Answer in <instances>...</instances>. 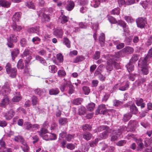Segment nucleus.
Returning <instances> with one entry per match:
<instances>
[{
	"instance_id": "obj_4",
	"label": "nucleus",
	"mask_w": 152,
	"mask_h": 152,
	"mask_svg": "<svg viewBox=\"0 0 152 152\" xmlns=\"http://www.w3.org/2000/svg\"><path fill=\"white\" fill-rule=\"evenodd\" d=\"M15 114V112L12 109L10 110L4 115L5 119L7 120L11 119Z\"/></svg>"
},
{
	"instance_id": "obj_22",
	"label": "nucleus",
	"mask_w": 152,
	"mask_h": 152,
	"mask_svg": "<svg viewBox=\"0 0 152 152\" xmlns=\"http://www.w3.org/2000/svg\"><path fill=\"white\" fill-rule=\"evenodd\" d=\"M67 119L65 118H61L58 120V123L60 125H64L67 123Z\"/></svg>"
},
{
	"instance_id": "obj_60",
	"label": "nucleus",
	"mask_w": 152,
	"mask_h": 152,
	"mask_svg": "<svg viewBox=\"0 0 152 152\" xmlns=\"http://www.w3.org/2000/svg\"><path fill=\"white\" fill-rule=\"evenodd\" d=\"M100 4V3L98 1H94L92 2L91 5L95 8L97 7Z\"/></svg>"
},
{
	"instance_id": "obj_59",
	"label": "nucleus",
	"mask_w": 152,
	"mask_h": 152,
	"mask_svg": "<svg viewBox=\"0 0 152 152\" xmlns=\"http://www.w3.org/2000/svg\"><path fill=\"white\" fill-rule=\"evenodd\" d=\"M113 61V64L114 65L116 69H118L121 68L120 64L115 61L114 59H112Z\"/></svg>"
},
{
	"instance_id": "obj_23",
	"label": "nucleus",
	"mask_w": 152,
	"mask_h": 152,
	"mask_svg": "<svg viewBox=\"0 0 152 152\" xmlns=\"http://www.w3.org/2000/svg\"><path fill=\"white\" fill-rule=\"evenodd\" d=\"M118 24L123 28L124 30H125L128 28V26L126 25V23L124 21H121L118 22Z\"/></svg>"
},
{
	"instance_id": "obj_11",
	"label": "nucleus",
	"mask_w": 152,
	"mask_h": 152,
	"mask_svg": "<svg viewBox=\"0 0 152 152\" xmlns=\"http://www.w3.org/2000/svg\"><path fill=\"white\" fill-rule=\"evenodd\" d=\"M98 130L99 132L103 130L107 131L108 132H111V129L106 126H102L99 127L98 128Z\"/></svg>"
},
{
	"instance_id": "obj_5",
	"label": "nucleus",
	"mask_w": 152,
	"mask_h": 152,
	"mask_svg": "<svg viewBox=\"0 0 152 152\" xmlns=\"http://www.w3.org/2000/svg\"><path fill=\"white\" fill-rule=\"evenodd\" d=\"M75 5V3L73 1H68L66 7V8L67 10L70 11L73 9Z\"/></svg>"
},
{
	"instance_id": "obj_25",
	"label": "nucleus",
	"mask_w": 152,
	"mask_h": 152,
	"mask_svg": "<svg viewBox=\"0 0 152 152\" xmlns=\"http://www.w3.org/2000/svg\"><path fill=\"white\" fill-rule=\"evenodd\" d=\"M92 136V135L91 134L88 132L84 133L83 134V138L87 140H90L91 139Z\"/></svg>"
},
{
	"instance_id": "obj_31",
	"label": "nucleus",
	"mask_w": 152,
	"mask_h": 152,
	"mask_svg": "<svg viewBox=\"0 0 152 152\" xmlns=\"http://www.w3.org/2000/svg\"><path fill=\"white\" fill-rule=\"evenodd\" d=\"M60 18L61 20V23L62 24L65 23L68 21L69 18L64 15L61 16Z\"/></svg>"
},
{
	"instance_id": "obj_36",
	"label": "nucleus",
	"mask_w": 152,
	"mask_h": 152,
	"mask_svg": "<svg viewBox=\"0 0 152 152\" xmlns=\"http://www.w3.org/2000/svg\"><path fill=\"white\" fill-rule=\"evenodd\" d=\"M19 53V51L18 50H15L12 51L11 55L12 60L14 61L15 57H17V55Z\"/></svg>"
},
{
	"instance_id": "obj_14",
	"label": "nucleus",
	"mask_w": 152,
	"mask_h": 152,
	"mask_svg": "<svg viewBox=\"0 0 152 152\" xmlns=\"http://www.w3.org/2000/svg\"><path fill=\"white\" fill-rule=\"evenodd\" d=\"M21 13L20 12H15L12 17V20L14 22L18 21L21 17Z\"/></svg>"
},
{
	"instance_id": "obj_49",
	"label": "nucleus",
	"mask_w": 152,
	"mask_h": 152,
	"mask_svg": "<svg viewBox=\"0 0 152 152\" xmlns=\"http://www.w3.org/2000/svg\"><path fill=\"white\" fill-rule=\"evenodd\" d=\"M126 140H121L118 141L116 144L118 146H121L125 144L126 143Z\"/></svg>"
},
{
	"instance_id": "obj_54",
	"label": "nucleus",
	"mask_w": 152,
	"mask_h": 152,
	"mask_svg": "<svg viewBox=\"0 0 152 152\" xmlns=\"http://www.w3.org/2000/svg\"><path fill=\"white\" fill-rule=\"evenodd\" d=\"M34 92L35 94L40 96L43 94V91L40 88H37L34 90Z\"/></svg>"
},
{
	"instance_id": "obj_15",
	"label": "nucleus",
	"mask_w": 152,
	"mask_h": 152,
	"mask_svg": "<svg viewBox=\"0 0 152 152\" xmlns=\"http://www.w3.org/2000/svg\"><path fill=\"white\" fill-rule=\"evenodd\" d=\"M39 31V27L38 26L31 27L28 29L27 31L29 33H37Z\"/></svg>"
},
{
	"instance_id": "obj_38",
	"label": "nucleus",
	"mask_w": 152,
	"mask_h": 152,
	"mask_svg": "<svg viewBox=\"0 0 152 152\" xmlns=\"http://www.w3.org/2000/svg\"><path fill=\"white\" fill-rule=\"evenodd\" d=\"M120 12V9L119 8H116L112 10L111 12V14L114 15H118Z\"/></svg>"
},
{
	"instance_id": "obj_30",
	"label": "nucleus",
	"mask_w": 152,
	"mask_h": 152,
	"mask_svg": "<svg viewBox=\"0 0 152 152\" xmlns=\"http://www.w3.org/2000/svg\"><path fill=\"white\" fill-rule=\"evenodd\" d=\"M95 107V104L93 103H90L86 106L88 110L90 111H92Z\"/></svg>"
},
{
	"instance_id": "obj_27",
	"label": "nucleus",
	"mask_w": 152,
	"mask_h": 152,
	"mask_svg": "<svg viewBox=\"0 0 152 152\" xmlns=\"http://www.w3.org/2000/svg\"><path fill=\"white\" fill-rule=\"evenodd\" d=\"M84 59V58L82 56H77L74 59L73 62L77 63L83 61Z\"/></svg>"
},
{
	"instance_id": "obj_39",
	"label": "nucleus",
	"mask_w": 152,
	"mask_h": 152,
	"mask_svg": "<svg viewBox=\"0 0 152 152\" xmlns=\"http://www.w3.org/2000/svg\"><path fill=\"white\" fill-rule=\"evenodd\" d=\"M42 19H44L45 21L48 22H49L50 20L49 15L45 14H43L42 18Z\"/></svg>"
},
{
	"instance_id": "obj_41",
	"label": "nucleus",
	"mask_w": 152,
	"mask_h": 152,
	"mask_svg": "<svg viewBox=\"0 0 152 152\" xmlns=\"http://www.w3.org/2000/svg\"><path fill=\"white\" fill-rule=\"evenodd\" d=\"M82 101V99L78 98L76 99L73 101V103L75 105H79L80 104Z\"/></svg>"
},
{
	"instance_id": "obj_7",
	"label": "nucleus",
	"mask_w": 152,
	"mask_h": 152,
	"mask_svg": "<svg viewBox=\"0 0 152 152\" xmlns=\"http://www.w3.org/2000/svg\"><path fill=\"white\" fill-rule=\"evenodd\" d=\"M113 61L112 59L110 58L108 59L107 62V65L106 66V69L107 70L109 71H112L113 68L112 66L113 64Z\"/></svg>"
},
{
	"instance_id": "obj_58",
	"label": "nucleus",
	"mask_w": 152,
	"mask_h": 152,
	"mask_svg": "<svg viewBox=\"0 0 152 152\" xmlns=\"http://www.w3.org/2000/svg\"><path fill=\"white\" fill-rule=\"evenodd\" d=\"M57 58L60 62H63V56L61 54H58L56 56Z\"/></svg>"
},
{
	"instance_id": "obj_3",
	"label": "nucleus",
	"mask_w": 152,
	"mask_h": 152,
	"mask_svg": "<svg viewBox=\"0 0 152 152\" xmlns=\"http://www.w3.org/2000/svg\"><path fill=\"white\" fill-rule=\"evenodd\" d=\"M136 22L138 27L140 28H144L146 23V21L145 18H139L136 20Z\"/></svg>"
},
{
	"instance_id": "obj_2",
	"label": "nucleus",
	"mask_w": 152,
	"mask_h": 152,
	"mask_svg": "<svg viewBox=\"0 0 152 152\" xmlns=\"http://www.w3.org/2000/svg\"><path fill=\"white\" fill-rule=\"evenodd\" d=\"M0 96H4L0 103V107L2 108H5L7 105L10 101L8 95L3 94V95H0Z\"/></svg>"
},
{
	"instance_id": "obj_52",
	"label": "nucleus",
	"mask_w": 152,
	"mask_h": 152,
	"mask_svg": "<svg viewBox=\"0 0 152 152\" xmlns=\"http://www.w3.org/2000/svg\"><path fill=\"white\" fill-rule=\"evenodd\" d=\"M58 74L59 76L61 77L65 76L66 75L65 71L63 70H59L58 72Z\"/></svg>"
},
{
	"instance_id": "obj_13",
	"label": "nucleus",
	"mask_w": 152,
	"mask_h": 152,
	"mask_svg": "<svg viewBox=\"0 0 152 152\" xmlns=\"http://www.w3.org/2000/svg\"><path fill=\"white\" fill-rule=\"evenodd\" d=\"M124 130L123 127H120L118 129H114L112 132V134L116 135H120Z\"/></svg>"
},
{
	"instance_id": "obj_37",
	"label": "nucleus",
	"mask_w": 152,
	"mask_h": 152,
	"mask_svg": "<svg viewBox=\"0 0 152 152\" xmlns=\"http://www.w3.org/2000/svg\"><path fill=\"white\" fill-rule=\"evenodd\" d=\"M48 132L47 130L45 128H42L40 131L38 132L39 135L41 136L45 134Z\"/></svg>"
},
{
	"instance_id": "obj_47",
	"label": "nucleus",
	"mask_w": 152,
	"mask_h": 152,
	"mask_svg": "<svg viewBox=\"0 0 152 152\" xmlns=\"http://www.w3.org/2000/svg\"><path fill=\"white\" fill-rule=\"evenodd\" d=\"M142 73L144 75H147L148 72V70L147 66H142Z\"/></svg>"
},
{
	"instance_id": "obj_62",
	"label": "nucleus",
	"mask_w": 152,
	"mask_h": 152,
	"mask_svg": "<svg viewBox=\"0 0 152 152\" xmlns=\"http://www.w3.org/2000/svg\"><path fill=\"white\" fill-rule=\"evenodd\" d=\"M123 52L122 50L119 51L118 52H116L115 54V56L117 58H119L122 55Z\"/></svg>"
},
{
	"instance_id": "obj_18",
	"label": "nucleus",
	"mask_w": 152,
	"mask_h": 152,
	"mask_svg": "<svg viewBox=\"0 0 152 152\" xmlns=\"http://www.w3.org/2000/svg\"><path fill=\"white\" fill-rule=\"evenodd\" d=\"M59 91L57 88H52L49 91V94L50 95H56L59 94Z\"/></svg>"
},
{
	"instance_id": "obj_19",
	"label": "nucleus",
	"mask_w": 152,
	"mask_h": 152,
	"mask_svg": "<svg viewBox=\"0 0 152 152\" xmlns=\"http://www.w3.org/2000/svg\"><path fill=\"white\" fill-rule=\"evenodd\" d=\"M86 108L83 106L80 107L78 110V113L80 115H84L86 113Z\"/></svg>"
},
{
	"instance_id": "obj_16",
	"label": "nucleus",
	"mask_w": 152,
	"mask_h": 152,
	"mask_svg": "<svg viewBox=\"0 0 152 152\" xmlns=\"http://www.w3.org/2000/svg\"><path fill=\"white\" fill-rule=\"evenodd\" d=\"M110 133L108 132L107 131H104L99 136V140H102L107 138L108 137L109 134Z\"/></svg>"
},
{
	"instance_id": "obj_50",
	"label": "nucleus",
	"mask_w": 152,
	"mask_h": 152,
	"mask_svg": "<svg viewBox=\"0 0 152 152\" xmlns=\"http://www.w3.org/2000/svg\"><path fill=\"white\" fill-rule=\"evenodd\" d=\"M24 138L23 137L20 136H16L14 138V140L16 142H21L23 140Z\"/></svg>"
},
{
	"instance_id": "obj_32",
	"label": "nucleus",
	"mask_w": 152,
	"mask_h": 152,
	"mask_svg": "<svg viewBox=\"0 0 152 152\" xmlns=\"http://www.w3.org/2000/svg\"><path fill=\"white\" fill-rule=\"evenodd\" d=\"M132 63L130 61L129 63L126 65V68L129 72L132 71L134 69V65L132 64Z\"/></svg>"
},
{
	"instance_id": "obj_44",
	"label": "nucleus",
	"mask_w": 152,
	"mask_h": 152,
	"mask_svg": "<svg viewBox=\"0 0 152 152\" xmlns=\"http://www.w3.org/2000/svg\"><path fill=\"white\" fill-rule=\"evenodd\" d=\"M49 69L50 71L52 73H55L56 71L57 68L54 65H51L49 66Z\"/></svg>"
},
{
	"instance_id": "obj_43",
	"label": "nucleus",
	"mask_w": 152,
	"mask_h": 152,
	"mask_svg": "<svg viewBox=\"0 0 152 152\" xmlns=\"http://www.w3.org/2000/svg\"><path fill=\"white\" fill-rule=\"evenodd\" d=\"M63 43L68 48L70 47V42L68 39H64Z\"/></svg>"
},
{
	"instance_id": "obj_17",
	"label": "nucleus",
	"mask_w": 152,
	"mask_h": 152,
	"mask_svg": "<svg viewBox=\"0 0 152 152\" xmlns=\"http://www.w3.org/2000/svg\"><path fill=\"white\" fill-rule=\"evenodd\" d=\"M105 105L104 104H101L98 107L97 109L96 110L95 114L96 115H97L99 114H100L102 113L105 108Z\"/></svg>"
},
{
	"instance_id": "obj_51",
	"label": "nucleus",
	"mask_w": 152,
	"mask_h": 152,
	"mask_svg": "<svg viewBox=\"0 0 152 152\" xmlns=\"http://www.w3.org/2000/svg\"><path fill=\"white\" fill-rule=\"evenodd\" d=\"M21 99L20 96H15L12 98V100L13 102H18L20 101Z\"/></svg>"
},
{
	"instance_id": "obj_24",
	"label": "nucleus",
	"mask_w": 152,
	"mask_h": 152,
	"mask_svg": "<svg viewBox=\"0 0 152 152\" xmlns=\"http://www.w3.org/2000/svg\"><path fill=\"white\" fill-rule=\"evenodd\" d=\"M148 58L149 57L147 56L142 60L141 63L142 66H147L148 65V61L149 60Z\"/></svg>"
},
{
	"instance_id": "obj_48",
	"label": "nucleus",
	"mask_w": 152,
	"mask_h": 152,
	"mask_svg": "<svg viewBox=\"0 0 152 152\" xmlns=\"http://www.w3.org/2000/svg\"><path fill=\"white\" fill-rule=\"evenodd\" d=\"M107 147V145L104 143L101 142L100 143L99 147L102 151L105 150Z\"/></svg>"
},
{
	"instance_id": "obj_1",
	"label": "nucleus",
	"mask_w": 152,
	"mask_h": 152,
	"mask_svg": "<svg viewBox=\"0 0 152 152\" xmlns=\"http://www.w3.org/2000/svg\"><path fill=\"white\" fill-rule=\"evenodd\" d=\"M11 91L9 83L8 82H6L4 85L2 86L0 91V95H3V94L8 95L10 93Z\"/></svg>"
},
{
	"instance_id": "obj_12",
	"label": "nucleus",
	"mask_w": 152,
	"mask_h": 152,
	"mask_svg": "<svg viewBox=\"0 0 152 152\" xmlns=\"http://www.w3.org/2000/svg\"><path fill=\"white\" fill-rule=\"evenodd\" d=\"M8 74L10 75L12 78L15 77L17 74V70L16 68H13L11 69L9 72L7 73Z\"/></svg>"
},
{
	"instance_id": "obj_6",
	"label": "nucleus",
	"mask_w": 152,
	"mask_h": 152,
	"mask_svg": "<svg viewBox=\"0 0 152 152\" xmlns=\"http://www.w3.org/2000/svg\"><path fill=\"white\" fill-rule=\"evenodd\" d=\"M71 82L69 81L66 82L62 83L59 87V88L62 92H64L66 89L69 87Z\"/></svg>"
},
{
	"instance_id": "obj_29",
	"label": "nucleus",
	"mask_w": 152,
	"mask_h": 152,
	"mask_svg": "<svg viewBox=\"0 0 152 152\" xmlns=\"http://www.w3.org/2000/svg\"><path fill=\"white\" fill-rule=\"evenodd\" d=\"M139 58V56L137 54H134L130 60V62L133 63L137 61L138 60Z\"/></svg>"
},
{
	"instance_id": "obj_10",
	"label": "nucleus",
	"mask_w": 152,
	"mask_h": 152,
	"mask_svg": "<svg viewBox=\"0 0 152 152\" xmlns=\"http://www.w3.org/2000/svg\"><path fill=\"white\" fill-rule=\"evenodd\" d=\"M10 3L5 0H0V6L2 7L8 8L10 7Z\"/></svg>"
},
{
	"instance_id": "obj_8",
	"label": "nucleus",
	"mask_w": 152,
	"mask_h": 152,
	"mask_svg": "<svg viewBox=\"0 0 152 152\" xmlns=\"http://www.w3.org/2000/svg\"><path fill=\"white\" fill-rule=\"evenodd\" d=\"M123 53L126 54H131L133 52L134 50L132 48L127 47L122 50Z\"/></svg>"
},
{
	"instance_id": "obj_45",
	"label": "nucleus",
	"mask_w": 152,
	"mask_h": 152,
	"mask_svg": "<svg viewBox=\"0 0 152 152\" xmlns=\"http://www.w3.org/2000/svg\"><path fill=\"white\" fill-rule=\"evenodd\" d=\"M108 20L112 23H117L116 19L111 16H109L108 17Z\"/></svg>"
},
{
	"instance_id": "obj_55",
	"label": "nucleus",
	"mask_w": 152,
	"mask_h": 152,
	"mask_svg": "<svg viewBox=\"0 0 152 152\" xmlns=\"http://www.w3.org/2000/svg\"><path fill=\"white\" fill-rule=\"evenodd\" d=\"M69 87V90L68 93L69 94H72L74 91V87L71 84V83Z\"/></svg>"
},
{
	"instance_id": "obj_42",
	"label": "nucleus",
	"mask_w": 152,
	"mask_h": 152,
	"mask_svg": "<svg viewBox=\"0 0 152 152\" xmlns=\"http://www.w3.org/2000/svg\"><path fill=\"white\" fill-rule=\"evenodd\" d=\"M124 18L128 23H132L134 21V19L130 16H125L124 17Z\"/></svg>"
},
{
	"instance_id": "obj_46",
	"label": "nucleus",
	"mask_w": 152,
	"mask_h": 152,
	"mask_svg": "<svg viewBox=\"0 0 152 152\" xmlns=\"http://www.w3.org/2000/svg\"><path fill=\"white\" fill-rule=\"evenodd\" d=\"M122 104V102L118 100H114L113 101V105L115 107L118 106Z\"/></svg>"
},
{
	"instance_id": "obj_35",
	"label": "nucleus",
	"mask_w": 152,
	"mask_h": 152,
	"mask_svg": "<svg viewBox=\"0 0 152 152\" xmlns=\"http://www.w3.org/2000/svg\"><path fill=\"white\" fill-rule=\"evenodd\" d=\"M82 90L83 91L84 94L85 95H88L90 92V90L89 88L86 86H84L82 88Z\"/></svg>"
},
{
	"instance_id": "obj_20",
	"label": "nucleus",
	"mask_w": 152,
	"mask_h": 152,
	"mask_svg": "<svg viewBox=\"0 0 152 152\" xmlns=\"http://www.w3.org/2000/svg\"><path fill=\"white\" fill-rule=\"evenodd\" d=\"M54 35L57 36L58 37H60L63 34L62 30L61 29H57L54 30L53 32Z\"/></svg>"
},
{
	"instance_id": "obj_63",
	"label": "nucleus",
	"mask_w": 152,
	"mask_h": 152,
	"mask_svg": "<svg viewBox=\"0 0 152 152\" xmlns=\"http://www.w3.org/2000/svg\"><path fill=\"white\" fill-rule=\"evenodd\" d=\"M100 53L98 51H96L94 55V58L96 60H97L100 57Z\"/></svg>"
},
{
	"instance_id": "obj_56",
	"label": "nucleus",
	"mask_w": 152,
	"mask_h": 152,
	"mask_svg": "<svg viewBox=\"0 0 152 152\" xmlns=\"http://www.w3.org/2000/svg\"><path fill=\"white\" fill-rule=\"evenodd\" d=\"M143 148V144L142 142H140L138 145L137 147V150L138 151H141Z\"/></svg>"
},
{
	"instance_id": "obj_28",
	"label": "nucleus",
	"mask_w": 152,
	"mask_h": 152,
	"mask_svg": "<svg viewBox=\"0 0 152 152\" xmlns=\"http://www.w3.org/2000/svg\"><path fill=\"white\" fill-rule=\"evenodd\" d=\"M132 115L130 113H129L124 115L123 120L125 121H128L132 117Z\"/></svg>"
},
{
	"instance_id": "obj_26",
	"label": "nucleus",
	"mask_w": 152,
	"mask_h": 152,
	"mask_svg": "<svg viewBox=\"0 0 152 152\" xmlns=\"http://www.w3.org/2000/svg\"><path fill=\"white\" fill-rule=\"evenodd\" d=\"M25 5L28 7V8L32 9H35V6L34 4L32 1L26 2L25 3Z\"/></svg>"
},
{
	"instance_id": "obj_34",
	"label": "nucleus",
	"mask_w": 152,
	"mask_h": 152,
	"mask_svg": "<svg viewBox=\"0 0 152 152\" xmlns=\"http://www.w3.org/2000/svg\"><path fill=\"white\" fill-rule=\"evenodd\" d=\"M17 67L18 69H22L24 68V64L23 62V60L20 59L18 61L17 65Z\"/></svg>"
},
{
	"instance_id": "obj_61",
	"label": "nucleus",
	"mask_w": 152,
	"mask_h": 152,
	"mask_svg": "<svg viewBox=\"0 0 152 152\" xmlns=\"http://www.w3.org/2000/svg\"><path fill=\"white\" fill-rule=\"evenodd\" d=\"M12 39H7L8 42L7 45L10 48L12 47L13 46V42Z\"/></svg>"
},
{
	"instance_id": "obj_33",
	"label": "nucleus",
	"mask_w": 152,
	"mask_h": 152,
	"mask_svg": "<svg viewBox=\"0 0 152 152\" xmlns=\"http://www.w3.org/2000/svg\"><path fill=\"white\" fill-rule=\"evenodd\" d=\"M91 128L92 127L91 125L89 124H86L83 125L82 129L83 131L87 130L90 131L91 130Z\"/></svg>"
},
{
	"instance_id": "obj_40",
	"label": "nucleus",
	"mask_w": 152,
	"mask_h": 152,
	"mask_svg": "<svg viewBox=\"0 0 152 152\" xmlns=\"http://www.w3.org/2000/svg\"><path fill=\"white\" fill-rule=\"evenodd\" d=\"M36 59L40 61L41 63L43 64L44 65H45L46 64L45 60L43 58L39 55H37L36 56Z\"/></svg>"
},
{
	"instance_id": "obj_21",
	"label": "nucleus",
	"mask_w": 152,
	"mask_h": 152,
	"mask_svg": "<svg viewBox=\"0 0 152 152\" xmlns=\"http://www.w3.org/2000/svg\"><path fill=\"white\" fill-rule=\"evenodd\" d=\"M12 26L14 30L16 31H20L22 28L21 26L17 25L15 22L13 23Z\"/></svg>"
},
{
	"instance_id": "obj_9",
	"label": "nucleus",
	"mask_w": 152,
	"mask_h": 152,
	"mask_svg": "<svg viewBox=\"0 0 152 152\" xmlns=\"http://www.w3.org/2000/svg\"><path fill=\"white\" fill-rule=\"evenodd\" d=\"M130 113L131 114H136L138 112V108L134 104L131 105L130 106Z\"/></svg>"
},
{
	"instance_id": "obj_53",
	"label": "nucleus",
	"mask_w": 152,
	"mask_h": 152,
	"mask_svg": "<svg viewBox=\"0 0 152 152\" xmlns=\"http://www.w3.org/2000/svg\"><path fill=\"white\" fill-rule=\"evenodd\" d=\"M32 101L33 105H36L38 102V99L37 97L35 96H33L32 97Z\"/></svg>"
},
{
	"instance_id": "obj_64",
	"label": "nucleus",
	"mask_w": 152,
	"mask_h": 152,
	"mask_svg": "<svg viewBox=\"0 0 152 152\" xmlns=\"http://www.w3.org/2000/svg\"><path fill=\"white\" fill-rule=\"evenodd\" d=\"M66 147L68 149L72 150L75 149V146L72 144H67Z\"/></svg>"
},
{
	"instance_id": "obj_57",
	"label": "nucleus",
	"mask_w": 152,
	"mask_h": 152,
	"mask_svg": "<svg viewBox=\"0 0 152 152\" xmlns=\"http://www.w3.org/2000/svg\"><path fill=\"white\" fill-rule=\"evenodd\" d=\"M25 124L26 125V129L27 130H30L32 128V125L28 122H25Z\"/></svg>"
}]
</instances>
